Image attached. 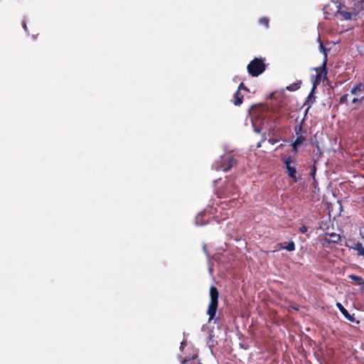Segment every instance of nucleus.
<instances>
[{"instance_id": "f257e3e1", "label": "nucleus", "mask_w": 364, "mask_h": 364, "mask_svg": "<svg viewBox=\"0 0 364 364\" xmlns=\"http://www.w3.org/2000/svg\"><path fill=\"white\" fill-rule=\"evenodd\" d=\"M237 161L231 154H226L220 156L213 165V168L217 171L227 172L233 166H236Z\"/></svg>"}, {"instance_id": "f03ea898", "label": "nucleus", "mask_w": 364, "mask_h": 364, "mask_svg": "<svg viewBox=\"0 0 364 364\" xmlns=\"http://www.w3.org/2000/svg\"><path fill=\"white\" fill-rule=\"evenodd\" d=\"M210 301L207 310V314L209 316V321H211L215 318L218 306L219 292L214 286H211L210 288Z\"/></svg>"}, {"instance_id": "7ed1b4c3", "label": "nucleus", "mask_w": 364, "mask_h": 364, "mask_svg": "<svg viewBox=\"0 0 364 364\" xmlns=\"http://www.w3.org/2000/svg\"><path fill=\"white\" fill-rule=\"evenodd\" d=\"M248 73L252 77H257L266 69L264 60L262 58H255L247 67Z\"/></svg>"}, {"instance_id": "20e7f679", "label": "nucleus", "mask_w": 364, "mask_h": 364, "mask_svg": "<svg viewBox=\"0 0 364 364\" xmlns=\"http://www.w3.org/2000/svg\"><path fill=\"white\" fill-rule=\"evenodd\" d=\"M282 161L285 166L287 175L293 179L294 182H297L301 179V176L297 174L296 167L291 165L294 161L291 156L283 158Z\"/></svg>"}, {"instance_id": "39448f33", "label": "nucleus", "mask_w": 364, "mask_h": 364, "mask_svg": "<svg viewBox=\"0 0 364 364\" xmlns=\"http://www.w3.org/2000/svg\"><path fill=\"white\" fill-rule=\"evenodd\" d=\"M237 193V186L230 181L225 182L223 188L220 191V197L226 198L233 196Z\"/></svg>"}, {"instance_id": "423d86ee", "label": "nucleus", "mask_w": 364, "mask_h": 364, "mask_svg": "<svg viewBox=\"0 0 364 364\" xmlns=\"http://www.w3.org/2000/svg\"><path fill=\"white\" fill-rule=\"evenodd\" d=\"M318 41H319V50L321 52L323 53L324 54V60H323V69H322V72L321 73H318L317 75H316V80H315V83L316 82H320L322 79H324L326 77V75H327V70H326V63H327V53H326V48L324 47L323 43L321 41V39L320 38H318Z\"/></svg>"}, {"instance_id": "0eeeda50", "label": "nucleus", "mask_w": 364, "mask_h": 364, "mask_svg": "<svg viewBox=\"0 0 364 364\" xmlns=\"http://www.w3.org/2000/svg\"><path fill=\"white\" fill-rule=\"evenodd\" d=\"M324 243L323 245H326V243L330 244V243H335V244H340L342 245V238L339 234H336L334 232L332 233H326L325 237L323 238Z\"/></svg>"}, {"instance_id": "6e6552de", "label": "nucleus", "mask_w": 364, "mask_h": 364, "mask_svg": "<svg viewBox=\"0 0 364 364\" xmlns=\"http://www.w3.org/2000/svg\"><path fill=\"white\" fill-rule=\"evenodd\" d=\"M337 12L346 20H351L353 18H355V17H354L353 9L349 11L348 8L343 4H340L338 6Z\"/></svg>"}, {"instance_id": "1a4fd4ad", "label": "nucleus", "mask_w": 364, "mask_h": 364, "mask_svg": "<svg viewBox=\"0 0 364 364\" xmlns=\"http://www.w3.org/2000/svg\"><path fill=\"white\" fill-rule=\"evenodd\" d=\"M350 93L355 97H360V95L364 93V83L354 84L350 89Z\"/></svg>"}, {"instance_id": "9d476101", "label": "nucleus", "mask_w": 364, "mask_h": 364, "mask_svg": "<svg viewBox=\"0 0 364 364\" xmlns=\"http://www.w3.org/2000/svg\"><path fill=\"white\" fill-rule=\"evenodd\" d=\"M306 141L305 136H296L295 141L291 144L292 150L291 151L294 154H297L299 151V147L301 146Z\"/></svg>"}, {"instance_id": "9b49d317", "label": "nucleus", "mask_w": 364, "mask_h": 364, "mask_svg": "<svg viewBox=\"0 0 364 364\" xmlns=\"http://www.w3.org/2000/svg\"><path fill=\"white\" fill-rule=\"evenodd\" d=\"M336 306L346 319H348L350 321H355L354 315H350L348 310L346 309L341 303L338 302L336 304Z\"/></svg>"}, {"instance_id": "f8f14e48", "label": "nucleus", "mask_w": 364, "mask_h": 364, "mask_svg": "<svg viewBox=\"0 0 364 364\" xmlns=\"http://www.w3.org/2000/svg\"><path fill=\"white\" fill-rule=\"evenodd\" d=\"M316 89V85L315 84L314 85L312 89H311V92L309 93L306 102H305V104L304 105H306L308 107L306 109V114L308 112L309 109H310V107H311L312 104L314 103V99H315V97H314V90Z\"/></svg>"}, {"instance_id": "ddd939ff", "label": "nucleus", "mask_w": 364, "mask_h": 364, "mask_svg": "<svg viewBox=\"0 0 364 364\" xmlns=\"http://www.w3.org/2000/svg\"><path fill=\"white\" fill-rule=\"evenodd\" d=\"M354 14V17H356L358 14L364 10V0H358L354 4V6L352 8Z\"/></svg>"}, {"instance_id": "4468645a", "label": "nucleus", "mask_w": 364, "mask_h": 364, "mask_svg": "<svg viewBox=\"0 0 364 364\" xmlns=\"http://www.w3.org/2000/svg\"><path fill=\"white\" fill-rule=\"evenodd\" d=\"M304 121V118L301 120V122L299 124H296L294 127V132H295L296 136H298L299 135L305 136L307 133L306 130L303 129L302 123Z\"/></svg>"}, {"instance_id": "2eb2a0df", "label": "nucleus", "mask_w": 364, "mask_h": 364, "mask_svg": "<svg viewBox=\"0 0 364 364\" xmlns=\"http://www.w3.org/2000/svg\"><path fill=\"white\" fill-rule=\"evenodd\" d=\"M277 246L280 249L287 250L289 252L295 250L296 248L295 243L293 241L288 242L287 245H284L282 243H279Z\"/></svg>"}, {"instance_id": "dca6fc26", "label": "nucleus", "mask_w": 364, "mask_h": 364, "mask_svg": "<svg viewBox=\"0 0 364 364\" xmlns=\"http://www.w3.org/2000/svg\"><path fill=\"white\" fill-rule=\"evenodd\" d=\"M348 277L351 279L353 281H355L356 282V284L363 285L362 289L364 290V279H363V277L357 276L353 274L348 275Z\"/></svg>"}, {"instance_id": "f3484780", "label": "nucleus", "mask_w": 364, "mask_h": 364, "mask_svg": "<svg viewBox=\"0 0 364 364\" xmlns=\"http://www.w3.org/2000/svg\"><path fill=\"white\" fill-rule=\"evenodd\" d=\"M243 95L240 92L239 90H237L234 95L233 103L235 105H240L242 103Z\"/></svg>"}, {"instance_id": "a211bd4d", "label": "nucleus", "mask_w": 364, "mask_h": 364, "mask_svg": "<svg viewBox=\"0 0 364 364\" xmlns=\"http://www.w3.org/2000/svg\"><path fill=\"white\" fill-rule=\"evenodd\" d=\"M353 249L357 251V254L358 256H362L364 258V247L363 246L361 242H358L355 245Z\"/></svg>"}, {"instance_id": "6ab92c4d", "label": "nucleus", "mask_w": 364, "mask_h": 364, "mask_svg": "<svg viewBox=\"0 0 364 364\" xmlns=\"http://www.w3.org/2000/svg\"><path fill=\"white\" fill-rule=\"evenodd\" d=\"M301 84V82L300 80L297 81V82H294V83L289 85V86H287V90L289 91H291V92L297 90L300 87Z\"/></svg>"}, {"instance_id": "aec40b11", "label": "nucleus", "mask_w": 364, "mask_h": 364, "mask_svg": "<svg viewBox=\"0 0 364 364\" xmlns=\"http://www.w3.org/2000/svg\"><path fill=\"white\" fill-rule=\"evenodd\" d=\"M259 24L264 26L265 28H269V19L267 17H262L259 20Z\"/></svg>"}, {"instance_id": "412c9836", "label": "nucleus", "mask_w": 364, "mask_h": 364, "mask_svg": "<svg viewBox=\"0 0 364 364\" xmlns=\"http://www.w3.org/2000/svg\"><path fill=\"white\" fill-rule=\"evenodd\" d=\"M348 96H349L348 94H345V95H342L339 99V103L341 105H343V104L347 105L348 102Z\"/></svg>"}, {"instance_id": "4be33fe9", "label": "nucleus", "mask_w": 364, "mask_h": 364, "mask_svg": "<svg viewBox=\"0 0 364 364\" xmlns=\"http://www.w3.org/2000/svg\"><path fill=\"white\" fill-rule=\"evenodd\" d=\"M316 165L314 164L313 167H312V168H311V171L310 172V176L314 178V183H316Z\"/></svg>"}, {"instance_id": "5701e85b", "label": "nucleus", "mask_w": 364, "mask_h": 364, "mask_svg": "<svg viewBox=\"0 0 364 364\" xmlns=\"http://www.w3.org/2000/svg\"><path fill=\"white\" fill-rule=\"evenodd\" d=\"M363 100H364V96H362V97H355H355L352 99L351 102H352L353 104H355V103H357V102H361V101H363Z\"/></svg>"}, {"instance_id": "b1692460", "label": "nucleus", "mask_w": 364, "mask_h": 364, "mask_svg": "<svg viewBox=\"0 0 364 364\" xmlns=\"http://www.w3.org/2000/svg\"><path fill=\"white\" fill-rule=\"evenodd\" d=\"M279 141V138H269L268 139V142L272 145H274V144H276L277 142H278Z\"/></svg>"}, {"instance_id": "393cba45", "label": "nucleus", "mask_w": 364, "mask_h": 364, "mask_svg": "<svg viewBox=\"0 0 364 364\" xmlns=\"http://www.w3.org/2000/svg\"><path fill=\"white\" fill-rule=\"evenodd\" d=\"M197 357V355H193L192 358H185L182 363L183 364H186V363H188L189 361H191V360H194Z\"/></svg>"}, {"instance_id": "a878e982", "label": "nucleus", "mask_w": 364, "mask_h": 364, "mask_svg": "<svg viewBox=\"0 0 364 364\" xmlns=\"http://www.w3.org/2000/svg\"><path fill=\"white\" fill-rule=\"evenodd\" d=\"M307 231H308V228H307V227L306 225H302L299 228V232H301V233H306Z\"/></svg>"}, {"instance_id": "bb28decb", "label": "nucleus", "mask_w": 364, "mask_h": 364, "mask_svg": "<svg viewBox=\"0 0 364 364\" xmlns=\"http://www.w3.org/2000/svg\"><path fill=\"white\" fill-rule=\"evenodd\" d=\"M247 90V87L245 86L244 83L243 82H241L240 85H239V87H238V90L240 91V90Z\"/></svg>"}, {"instance_id": "cd10ccee", "label": "nucleus", "mask_w": 364, "mask_h": 364, "mask_svg": "<svg viewBox=\"0 0 364 364\" xmlns=\"http://www.w3.org/2000/svg\"><path fill=\"white\" fill-rule=\"evenodd\" d=\"M323 69V65L321 67H318L314 68V70L316 71L317 73H321ZM318 74H316L317 75Z\"/></svg>"}, {"instance_id": "c85d7f7f", "label": "nucleus", "mask_w": 364, "mask_h": 364, "mask_svg": "<svg viewBox=\"0 0 364 364\" xmlns=\"http://www.w3.org/2000/svg\"><path fill=\"white\" fill-rule=\"evenodd\" d=\"M265 140H266V137L264 136V135H263L262 140L257 144V147L258 148L261 147L262 146V143L264 142Z\"/></svg>"}, {"instance_id": "c756f323", "label": "nucleus", "mask_w": 364, "mask_h": 364, "mask_svg": "<svg viewBox=\"0 0 364 364\" xmlns=\"http://www.w3.org/2000/svg\"><path fill=\"white\" fill-rule=\"evenodd\" d=\"M23 27L25 31H27V26H26V23L25 22H23Z\"/></svg>"}]
</instances>
